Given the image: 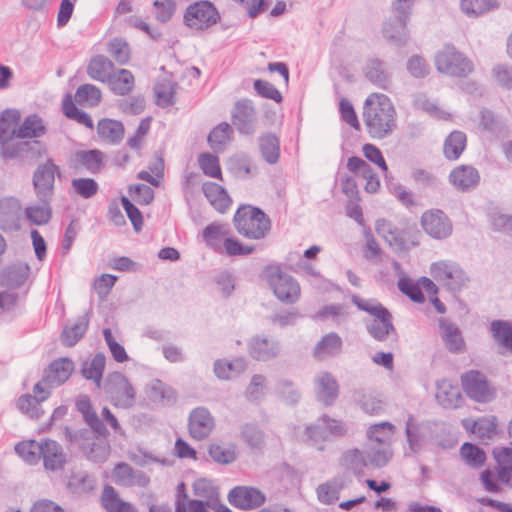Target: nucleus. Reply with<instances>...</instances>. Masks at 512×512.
I'll use <instances>...</instances> for the list:
<instances>
[{
  "label": "nucleus",
  "instance_id": "f03ea898",
  "mask_svg": "<svg viewBox=\"0 0 512 512\" xmlns=\"http://www.w3.org/2000/svg\"><path fill=\"white\" fill-rule=\"evenodd\" d=\"M233 224L241 236L252 240L264 239L272 226L269 216L252 205H241L234 214Z\"/></svg>",
  "mask_w": 512,
  "mask_h": 512
},
{
  "label": "nucleus",
  "instance_id": "0e129e2a",
  "mask_svg": "<svg viewBox=\"0 0 512 512\" xmlns=\"http://www.w3.org/2000/svg\"><path fill=\"white\" fill-rule=\"evenodd\" d=\"M351 301L359 310L364 311L375 318L390 312L376 299L364 300L358 295H352Z\"/></svg>",
  "mask_w": 512,
  "mask_h": 512
},
{
  "label": "nucleus",
  "instance_id": "9b49d317",
  "mask_svg": "<svg viewBox=\"0 0 512 512\" xmlns=\"http://www.w3.org/2000/svg\"><path fill=\"white\" fill-rule=\"evenodd\" d=\"M231 122L240 134L252 135L256 131L257 115L253 101L240 99L234 104Z\"/></svg>",
  "mask_w": 512,
  "mask_h": 512
},
{
  "label": "nucleus",
  "instance_id": "c85d7f7f",
  "mask_svg": "<svg viewBox=\"0 0 512 512\" xmlns=\"http://www.w3.org/2000/svg\"><path fill=\"white\" fill-rule=\"evenodd\" d=\"M347 486L344 475H337L320 484L317 489L318 501L325 505L334 504L340 498V492Z\"/></svg>",
  "mask_w": 512,
  "mask_h": 512
},
{
  "label": "nucleus",
  "instance_id": "338daca9",
  "mask_svg": "<svg viewBox=\"0 0 512 512\" xmlns=\"http://www.w3.org/2000/svg\"><path fill=\"white\" fill-rule=\"evenodd\" d=\"M277 391L281 399L289 405H296L301 399L300 391L290 380H279L277 382Z\"/></svg>",
  "mask_w": 512,
  "mask_h": 512
},
{
  "label": "nucleus",
  "instance_id": "58836bf2",
  "mask_svg": "<svg viewBox=\"0 0 512 512\" xmlns=\"http://www.w3.org/2000/svg\"><path fill=\"white\" fill-rule=\"evenodd\" d=\"M107 83L114 94L125 96L134 88L135 79L131 71L120 69L118 72H112Z\"/></svg>",
  "mask_w": 512,
  "mask_h": 512
},
{
  "label": "nucleus",
  "instance_id": "49530a36",
  "mask_svg": "<svg viewBox=\"0 0 512 512\" xmlns=\"http://www.w3.org/2000/svg\"><path fill=\"white\" fill-rule=\"evenodd\" d=\"M392 457L390 444L371 446L362 453V463L364 466L373 465L381 468L387 465Z\"/></svg>",
  "mask_w": 512,
  "mask_h": 512
},
{
  "label": "nucleus",
  "instance_id": "f704fd0d",
  "mask_svg": "<svg viewBox=\"0 0 512 512\" xmlns=\"http://www.w3.org/2000/svg\"><path fill=\"white\" fill-rule=\"evenodd\" d=\"M21 120L20 112L16 109H6L0 113V145L1 149L15 138L12 132Z\"/></svg>",
  "mask_w": 512,
  "mask_h": 512
},
{
  "label": "nucleus",
  "instance_id": "7c9ffc66",
  "mask_svg": "<svg viewBox=\"0 0 512 512\" xmlns=\"http://www.w3.org/2000/svg\"><path fill=\"white\" fill-rule=\"evenodd\" d=\"M369 335L376 341H385L389 335L398 338L396 328L393 324V316L391 312L383 314L366 324Z\"/></svg>",
  "mask_w": 512,
  "mask_h": 512
},
{
  "label": "nucleus",
  "instance_id": "ddd939ff",
  "mask_svg": "<svg viewBox=\"0 0 512 512\" xmlns=\"http://www.w3.org/2000/svg\"><path fill=\"white\" fill-rule=\"evenodd\" d=\"M423 230L435 239H445L452 233V223L449 217L440 209H431L421 216Z\"/></svg>",
  "mask_w": 512,
  "mask_h": 512
},
{
  "label": "nucleus",
  "instance_id": "b1692460",
  "mask_svg": "<svg viewBox=\"0 0 512 512\" xmlns=\"http://www.w3.org/2000/svg\"><path fill=\"white\" fill-rule=\"evenodd\" d=\"M436 388V400L444 409H457L463 405L464 399L459 387L453 385L449 380H438Z\"/></svg>",
  "mask_w": 512,
  "mask_h": 512
},
{
  "label": "nucleus",
  "instance_id": "39448f33",
  "mask_svg": "<svg viewBox=\"0 0 512 512\" xmlns=\"http://www.w3.org/2000/svg\"><path fill=\"white\" fill-rule=\"evenodd\" d=\"M435 66L439 72L454 77H466L474 69L472 61L451 44L437 52Z\"/></svg>",
  "mask_w": 512,
  "mask_h": 512
},
{
  "label": "nucleus",
  "instance_id": "2eb2a0df",
  "mask_svg": "<svg viewBox=\"0 0 512 512\" xmlns=\"http://www.w3.org/2000/svg\"><path fill=\"white\" fill-rule=\"evenodd\" d=\"M215 428V419L206 407L194 408L188 416L189 435L198 441L210 436Z\"/></svg>",
  "mask_w": 512,
  "mask_h": 512
},
{
  "label": "nucleus",
  "instance_id": "c9c22d12",
  "mask_svg": "<svg viewBox=\"0 0 512 512\" xmlns=\"http://www.w3.org/2000/svg\"><path fill=\"white\" fill-rule=\"evenodd\" d=\"M463 425L471 433L475 434L479 439H492L497 435V417L484 416L472 421L471 426L468 425V420L463 421Z\"/></svg>",
  "mask_w": 512,
  "mask_h": 512
},
{
  "label": "nucleus",
  "instance_id": "e433bc0d",
  "mask_svg": "<svg viewBox=\"0 0 512 512\" xmlns=\"http://www.w3.org/2000/svg\"><path fill=\"white\" fill-rule=\"evenodd\" d=\"M101 505L107 512H138L131 503L120 499L116 490L110 485H106L103 489Z\"/></svg>",
  "mask_w": 512,
  "mask_h": 512
},
{
  "label": "nucleus",
  "instance_id": "09e8293b",
  "mask_svg": "<svg viewBox=\"0 0 512 512\" xmlns=\"http://www.w3.org/2000/svg\"><path fill=\"white\" fill-rule=\"evenodd\" d=\"M261 156L268 164H275L280 157V141L273 133H265L259 137Z\"/></svg>",
  "mask_w": 512,
  "mask_h": 512
},
{
  "label": "nucleus",
  "instance_id": "69168bd1",
  "mask_svg": "<svg viewBox=\"0 0 512 512\" xmlns=\"http://www.w3.org/2000/svg\"><path fill=\"white\" fill-rule=\"evenodd\" d=\"M208 454L214 462L221 465L233 463L237 458L234 447L225 448L216 443L209 445Z\"/></svg>",
  "mask_w": 512,
  "mask_h": 512
},
{
  "label": "nucleus",
  "instance_id": "2f4dec72",
  "mask_svg": "<svg viewBox=\"0 0 512 512\" xmlns=\"http://www.w3.org/2000/svg\"><path fill=\"white\" fill-rule=\"evenodd\" d=\"M408 22L397 20L392 17L383 25L384 38L396 46H405L409 40L410 32L407 28Z\"/></svg>",
  "mask_w": 512,
  "mask_h": 512
},
{
  "label": "nucleus",
  "instance_id": "37998d69",
  "mask_svg": "<svg viewBox=\"0 0 512 512\" xmlns=\"http://www.w3.org/2000/svg\"><path fill=\"white\" fill-rule=\"evenodd\" d=\"M193 494L204 504H212L220 498L219 488L213 484V481L207 478L196 479L192 484Z\"/></svg>",
  "mask_w": 512,
  "mask_h": 512
},
{
  "label": "nucleus",
  "instance_id": "4468645a",
  "mask_svg": "<svg viewBox=\"0 0 512 512\" xmlns=\"http://www.w3.org/2000/svg\"><path fill=\"white\" fill-rule=\"evenodd\" d=\"M265 500V494L252 486H236L228 493L229 503L242 510L256 509L263 505Z\"/></svg>",
  "mask_w": 512,
  "mask_h": 512
},
{
  "label": "nucleus",
  "instance_id": "052dcab7",
  "mask_svg": "<svg viewBox=\"0 0 512 512\" xmlns=\"http://www.w3.org/2000/svg\"><path fill=\"white\" fill-rule=\"evenodd\" d=\"M199 166L202 172L209 177L222 180V171L219 159L211 153H201L198 158Z\"/></svg>",
  "mask_w": 512,
  "mask_h": 512
},
{
  "label": "nucleus",
  "instance_id": "774afa93",
  "mask_svg": "<svg viewBox=\"0 0 512 512\" xmlns=\"http://www.w3.org/2000/svg\"><path fill=\"white\" fill-rule=\"evenodd\" d=\"M492 76L499 87L512 90V66L497 64L492 69Z\"/></svg>",
  "mask_w": 512,
  "mask_h": 512
},
{
  "label": "nucleus",
  "instance_id": "6e6d98bb",
  "mask_svg": "<svg viewBox=\"0 0 512 512\" xmlns=\"http://www.w3.org/2000/svg\"><path fill=\"white\" fill-rule=\"evenodd\" d=\"M490 329L495 341L512 352V324L506 320H494Z\"/></svg>",
  "mask_w": 512,
  "mask_h": 512
},
{
  "label": "nucleus",
  "instance_id": "a18cd8bd",
  "mask_svg": "<svg viewBox=\"0 0 512 512\" xmlns=\"http://www.w3.org/2000/svg\"><path fill=\"white\" fill-rule=\"evenodd\" d=\"M16 454L29 465H36L41 460L43 450V439L41 441L26 440L20 441L14 448Z\"/></svg>",
  "mask_w": 512,
  "mask_h": 512
},
{
  "label": "nucleus",
  "instance_id": "412c9836",
  "mask_svg": "<svg viewBox=\"0 0 512 512\" xmlns=\"http://www.w3.org/2000/svg\"><path fill=\"white\" fill-rule=\"evenodd\" d=\"M92 310H87L83 315L78 316L73 323L66 324L60 334V341L65 347L75 346L86 334Z\"/></svg>",
  "mask_w": 512,
  "mask_h": 512
},
{
  "label": "nucleus",
  "instance_id": "5701e85b",
  "mask_svg": "<svg viewBox=\"0 0 512 512\" xmlns=\"http://www.w3.org/2000/svg\"><path fill=\"white\" fill-rule=\"evenodd\" d=\"M242 442L255 453H262L267 446V436L257 421L243 423L240 426Z\"/></svg>",
  "mask_w": 512,
  "mask_h": 512
},
{
  "label": "nucleus",
  "instance_id": "4c0bfd02",
  "mask_svg": "<svg viewBox=\"0 0 512 512\" xmlns=\"http://www.w3.org/2000/svg\"><path fill=\"white\" fill-rule=\"evenodd\" d=\"M29 273L30 266L27 263L12 264L2 272V284L17 289L25 283Z\"/></svg>",
  "mask_w": 512,
  "mask_h": 512
},
{
  "label": "nucleus",
  "instance_id": "7ed1b4c3",
  "mask_svg": "<svg viewBox=\"0 0 512 512\" xmlns=\"http://www.w3.org/2000/svg\"><path fill=\"white\" fill-rule=\"evenodd\" d=\"M436 428L435 422L417 421L412 414H409L405 422V436L410 453L418 454L425 443H432L441 448L450 447L451 445L438 440L435 434Z\"/></svg>",
  "mask_w": 512,
  "mask_h": 512
},
{
  "label": "nucleus",
  "instance_id": "a19ab883",
  "mask_svg": "<svg viewBox=\"0 0 512 512\" xmlns=\"http://www.w3.org/2000/svg\"><path fill=\"white\" fill-rule=\"evenodd\" d=\"M106 357L103 353H97L91 361H84L81 365V375L87 380H93L97 387L101 386Z\"/></svg>",
  "mask_w": 512,
  "mask_h": 512
},
{
  "label": "nucleus",
  "instance_id": "3c124183",
  "mask_svg": "<svg viewBox=\"0 0 512 512\" xmlns=\"http://www.w3.org/2000/svg\"><path fill=\"white\" fill-rule=\"evenodd\" d=\"M62 111L68 119L74 120L89 129H93L94 124L91 116L76 106L70 94H66L63 99Z\"/></svg>",
  "mask_w": 512,
  "mask_h": 512
},
{
  "label": "nucleus",
  "instance_id": "603ef678",
  "mask_svg": "<svg viewBox=\"0 0 512 512\" xmlns=\"http://www.w3.org/2000/svg\"><path fill=\"white\" fill-rule=\"evenodd\" d=\"M460 456L466 465L473 469L481 468L487 459L485 451L478 445L465 442L460 447Z\"/></svg>",
  "mask_w": 512,
  "mask_h": 512
},
{
  "label": "nucleus",
  "instance_id": "dca6fc26",
  "mask_svg": "<svg viewBox=\"0 0 512 512\" xmlns=\"http://www.w3.org/2000/svg\"><path fill=\"white\" fill-rule=\"evenodd\" d=\"M22 207L14 197L0 200V230L13 233L21 229Z\"/></svg>",
  "mask_w": 512,
  "mask_h": 512
},
{
  "label": "nucleus",
  "instance_id": "473e14b6",
  "mask_svg": "<svg viewBox=\"0 0 512 512\" xmlns=\"http://www.w3.org/2000/svg\"><path fill=\"white\" fill-rule=\"evenodd\" d=\"M343 341L336 332H330L323 336L313 350V356L317 360H325L335 357L342 351Z\"/></svg>",
  "mask_w": 512,
  "mask_h": 512
},
{
  "label": "nucleus",
  "instance_id": "ea45409f",
  "mask_svg": "<svg viewBox=\"0 0 512 512\" xmlns=\"http://www.w3.org/2000/svg\"><path fill=\"white\" fill-rule=\"evenodd\" d=\"M114 68L113 62L104 55H96L91 58L87 66L88 76L96 81L107 82Z\"/></svg>",
  "mask_w": 512,
  "mask_h": 512
},
{
  "label": "nucleus",
  "instance_id": "bf43d9fd",
  "mask_svg": "<svg viewBox=\"0 0 512 512\" xmlns=\"http://www.w3.org/2000/svg\"><path fill=\"white\" fill-rule=\"evenodd\" d=\"M107 52L120 65H125L130 60V47L123 38H113L108 43Z\"/></svg>",
  "mask_w": 512,
  "mask_h": 512
},
{
  "label": "nucleus",
  "instance_id": "4be33fe9",
  "mask_svg": "<svg viewBox=\"0 0 512 512\" xmlns=\"http://www.w3.org/2000/svg\"><path fill=\"white\" fill-rule=\"evenodd\" d=\"M250 356L257 361H269L280 352V343L272 338L256 335L248 343Z\"/></svg>",
  "mask_w": 512,
  "mask_h": 512
},
{
  "label": "nucleus",
  "instance_id": "f3484780",
  "mask_svg": "<svg viewBox=\"0 0 512 512\" xmlns=\"http://www.w3.org/2000/svg\"><path fill=\"white\" fill-rule=\"evenodd\" d=\"M105 166V154L99 149L75 151L70 165L74 169L83 168L93 175L99 174Z\"/></svg>",
  "mask_w": 512,
  "mask_h": 512
},
{
  "label": "nucleus",
  "instance_id": "5fc2aeb1",
  "mask_svg": "<svg viewBox=\"0 0 512 512\" xmlns=\"http://www.w3.org/2000/svg\"><path fill=\"white\" fill-rule=\"evenodd\" d=\"M178 84L173 81H163L158 83L155 88L156 104L162 108L170 107L175 104V94Z\"/></svg>",
  "mask_w": 512,
  "mask_h": 512
},
{
  "label": "nucleus",
  "instance_id": "393cba45",
  "mask_svg": "<svg viewBox=\"0 0 512 512\" xmlns=\"http://www.w3.org/2000/svg\"><path fill=\"white\" fill-rule=\"evenodd\" d=\"M363 74L369 82L381 89H387L390 83L391 75L387 64L377 57L367 59L363 67Z\"/></svg>",
  "mask_w": 512,
  "mask_h": 512
},
{
  "label": "nucleus",
  "instance_id": "f8f14e48",
  "mask_svg": "<svg viewBox=\"0 0 512 512\" xmlns=\"http://www.w3.org/2000/svg\"><path fill=\"white\" fill-rule=\"evenodd\" d=\"M56 172H59V167L53 163L52 159H47L34 171L32 182L39 200L52 199Z\"/></svg>",
  "mask_w": 512,
  "mask_h": 512
},
{
  "label": "nucleus",
  "instance_id": "20e7f679",
  "mask_svg": "<svg viewBox=\"0 0 512 512\" xmlns=\"http://www.w3.org/2000/svg\"><path fill=\"white\" fill-rule=\"evenodd\" d=\"M266 273L267 282L280 302L294 304L299 300L301 288L293 276L283 272L279 266L268 267Z\"/></svg>",
  "mask_w": 512,
  "mask_h": 512
},
{
  "label": "nucleus",
  "instance_id": "f257e3e1",
  "mask_svg": "<svg viewBox=\"0 0 512 512\" xmlns=\"http://www.w3.org/2000/svg\"><path fill=\"white\" fill-rule=\"evenodd\" d=\"M396 110L390 98L385 94L369 95L363 106V121L367 133L373 139L390 136L397 127Z\"/></svg>",
  "mask_w": 512,
  "mask_h": 512
},
{
  "label": "nucleus",
  "instance_id": "aec40b11",
  "mask_svg": "<svg viewBox=\"0 0 512 512\" xmlns=\"http://www.w3.org/2000/svg\"><path fill=\"white\" fill-rule=\"evenodd\" d=\"M449 182L461 192H468L477 187L480 182L478 170L471 165H459L448 176Z\"/></svg>",
  "mask_w": 512,
  "mask_h": 512
},
{
  "label": "nucleus",
  "instance_id": "cd10ccee",
  "mask_svg": "<svg viewBox=\"0 0 512 512\" xmlns=\"http://www.w3.org/2000/svg\"><path fill=\"white\" fill-rule=\"evenodd\" d=\"M46 133L47 127L43 119L38 114L34 113L25 117L19 127L12 132V135L21 140H38V138L44 136Z\"/></svg>",
  "mask_w": 512,
  "mask_h": 512
},
{
  "label": "nucleus",
  "instance_id": "c756f323",
  "mask_svg": "<svg viewBox=\"0 0 512 512\" xmlns=\"http://www.w3.org/2000/svg\"><path fill=\"white\" fill-rule=\"evenodd\" d=\"M202 191L211 206L219 213H225L232 203L226 189L215 182H205Z\"/></svg>",
  "mask_w": 512,
  "mask_h": 512
},
{
  "label": "nucleus",
  "instance_id": "bb28decb",
  "mask_svg": "<svg viewBox=\"0 0 512 512\" xmlns=\"http://www.w3.org/2000/svg\"><path fill=\"white\" fill-rule=\"evenodd\" d=\"M316 397L325 406L334 404L339 395V385L329 372L320 373L316 380Z\"/></svg>",
  "mask_w": 512,
  "mask_h": 512
},
{
  "label": "nucleus",
  "instance_id": "13d9d810",
  "mask_svg": "<svg viewBox=\"0 0 512 512\" xmlns=\"http://www.w3.org/2000/svg\"><path fill=\"white\" fill-rule=\"evenodd\" d=\"M101 98V90L93 84L80 85L75 93L76 102L81 105L97 106L101 102Z\"/></svg>",
  "mask_w": 512,
  "mask_h": 512
},
{
  "label": "nucleus",
  "instance_id": "680f3d73",
  "mask_svg": "<svg viewBox=\"0 0 512 512\" xmlns=\"http://www.w3.org/2000/svg\"><path fill=\"white\" fill-rule=\"evenodd\" d=\"M233 129L227 122H222L214 127L208 135L207 141L212 149L224 145L230 140Z\"/></svg>",
  "mask_w": 512,
  "mask_h": 512
},
{
  "label": "nucleus",
  "instance_id": "8fccbe9b",
  "mask_svg": "<svg viewBox=\"0 0 512 512\" xmlns=\"http://www.w3.org/2000/svg\"><path fill=\"white\" fill-rule=\"evenodd\" d=\"M304 436L303 442L307 446L316 448L319 451H323L325 448L324 443L329 441L325 425L319 421L306 426Z\"/></svg>",
  "mask_w": 512,
  "mask_h": 512
},
{
  "label": "nucleus",
  "instance_id": "9d476101",
  "mask_svg": "<svg viewBox=\"0 0 512 512\" xmlns=\"http://www.w3.org/2000/svg\"><path fill=\"white\" fill-rule=\"evenodd\" d=\"M46 145L40 140H23L11 142L0 150V154L4 159L21 161H33L41 158L46 154Z\"/></svg>",
  "mask_w": 512,
  "mask_h": 512
},
{
  "label": "nucleus",
  "instance_id": "c03bdc74",
  "mask_svg": "<svg viewBox=\"0 0 512 512\" xmlns=\"http://www.w3.org/2000/svg\"><path fill=\"white\" fill-rule=\"evenodd\" d=\"M466 134L459 130L452 131L444 141L443 153L447 160L459 159L466 147Z\"/></svg>",
  "mask_w": 512,
  "mask_h": 512
},
{
  "label": "nucleus",
  "instance_id": "a878e982",
  "mask_svg": "<svg viewBox=\"0 0 512 512\" xmlns=\"http://www.w3.org/2000/svg\"><path fill=\"white\" fill-rule=\"evenodd\" d=\"M439 329L443 343L449 352L455 354L464 352L465 341L456 324L446 318H440Z\"/></svg>",
  "mask_w": 512,
  "mask_h": 512
},
{
  "label": "nucleus",
  "instance_id": "423d86ee",
  "mask_svg": "<svg viewBox=\"0 0 512 512\" xmlns=\"http://www.w3.org/2000/svg\"><path fill=\"white\" fill-rule=\"evenodd\" d=\"M220 13L217 7L208 0H200L187 6L183 23L195 31H204L220 21Z\"/></svg>",
  "mask_w": 512,
  "mask_h": 512
},
{
  "label": "nucleus",
  "instance_id": "1a4fd4ad",
  "mask_svg": "<svg viewBox=\"0 0 512 512\" xmlns=\"http://www.w3.org/2000/svg\"><path fill=\"white\" fill-rule=\"evenodd\" d=\"M104 391L116 406L129 408L134 404L135 390L121 372L115 371L107 376Z\"/></svg>",
  "mask_w": 512,
  "mask_h": 512
},
{
  "label": "nucleus",
  "instance_id": "a211bd4d",
  "mask_svg": "<svg viewBox=\"0 0 512 512\" xmlns=\"http://www.w3.org/2000/svg\"><path fill=\"white\" fill-rule=\"evenodd\" d=\"M43 466L47 471H62L68 462V455L60 443L50 438L43 439V450L41 452Z\"/></svg>",
  "mask_w": 512,
  "mask_h": 512
},
{
  "label": "nucleus",
  "instance_id": "72a5a7b5",
  "mask_svg": "<svg viewBox=\"0 0 512 512\" xmlns=\"http://www.w3.org/2000/svg\"><path fill=\"white\" fill-rule=\"evenodd\" d=\"M124 126L121 121L103 118L97 124L99 138L109 144H119L124 137Z\"/></svg>",
  "mask_w": 512,
  "mask_h": 512
},
{
  "label": "nucleus",
  "instance_id": "4d7b16f0",
  "mask_svg": "<svg viewBox=\"0 0 512 512\" xmlns=\"http://www.w3.org/2000/svg\"><path fill=\"white\" fill-rule=\"evenodd\" d=\"M86 458L94 463H103L110 454V446L104 441H92L82 445Z\"/></svg>",
  "mask_w": 512,
  "mask_h": 512
},
{
  "label": "nucleus",
  "instance_id": "0eeeda50",
  "mask_svg": "<svg viewBox=\"0 0 512 512\" xmlns=\"http://www.w3.org/2000/svg\"><path fill=\"white\" fill-rule=\"evenodd\" d=\"M461 386L468 398L477 403H489L496 398V389L479 370H468L461 375Z\"/></svg>",
  "mask_w": 512,
  "mask_h": 512
},
{
  "label": "nucleus",
  "instance_id": "79ce46f5",
  "mask_svg": "<svg viewBox=\"0 0 512 512\" xmlns=\"http://www.w3.org/2000/svg\"><path fill=\"white\" fill-rule=\"evenodd\" d=\"M67 488L73 494H86L94 490L95 479L87 471H72L67 482Z\"/></svg>",
  "mask_w": 512,
  "mask_h": 512
},
{
  "label": "nucleus",
  "instance_id": "de8ad7c7",
  "mask_svg": "<svg viewBox=\"0 0 512 512\" xmlns=\"http://www.w3.org/2000/svg\"><path fill=\"white\" fill-rule=\"evenodd\" d=\"M45 401V396H32L31 394H23L16 401V407L23 414L33 420H39L44 415L41 403Z\"/></svg>",
  "mask_w": 512,
  "mask_h": 512
},
{
  "label": "nucleus",
  "instance_id": "864d4df0",
  "mask_svg": "<svg viewBox=\"0 0 512 512\" xmlns=\"http://www.w3.org/2000/svg\"><path fill=\"white\" fill-rule=\"evenodd\" d=\"M40 204L28 206L25 209L27 219L34 225L47 224L52 218L51 200H39Z\"/></svg>",
  "mask_w": 512,
  "mask_h": 512
},
{
  "label": "nucleus",
  "instance_id": "e2e57ef3",
  "mask_svg": "<svg viewBox=\"0 0 512 512\" xmlns=\"http://www.w3.org/2000/svg\"><path fill=\"white\" fill-rule=\"evenodd\" d=\"M71 187L83 199H90L99 191V185L93 178L72 179Z\"/></svg>",
  "mask_w": 512,
  "mask_h": 512
},
{
  "label": "nucleus",
  "instance_id": "6e6552de",
  "mask_svg": "<svg viewBox=\"0 0 512 512\" xmlns=\"http://www.w3.org/2000/svg\"><path fill=\"white\" fill-rule=\"evenodd\" d=\"M432 277L447 290L459 292L469 282V277L461 266L454 261L441 260L431 264Z\"/></svg>",
  "mask_w": 512,
  "mask_h": 512
},
{
  "label": "nucleus",
  "instance_id": "6ab92c4d",
  "mask_svg": "<svg viewBox=\"0 0 512 512\" xmlns=\"http://www.w3.org/2000/svg\"><path fill=\"white\" fill-rule=\"evenodd\" d=\"M74 362L68 357H61L52 361L43 372V381L50 387L64 384L74 371Z\"/></svg>",
  "mask_w": 512,
  "mask_h": 512
}]
</instances>
